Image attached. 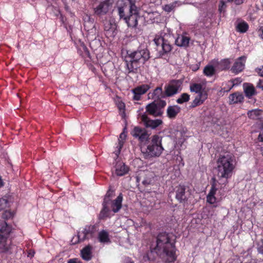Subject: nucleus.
Here are the masks:
<instances>
[{
  "mask_svg": "<svg viewBox=\"0 0 263 263\" xmlns=\"http://www.w3.org/2000/svg\"><path fill=\"white\" fill-rule=\"evenodd\" d=\"M235 159L231 153H226L220 155L217 160L216 177L211 180V186L214 185L217 187V184L226 185L228 183V179L232 176L233 170L235 167Z\"/></svg>",
  "mask_w": 263,
  "mask_h": 263,
  "instance_id": "1",
  "label": "nucleus"
},
{
  "mask_svg": "<svg viewBox=\"0 0 263 263\" xmlns=\"http://www.w3.org/2000/svg\"><path fill=\"white\" fill-rule=\"evenodd\" d=\"M128 54L129 61L126 60V66L128 73H136L140 64H144L150 58V52L146 48H138V49Z\"/></svg>",
  "mask_w": 263,
  "mask_h": 263,
  "instance_id": "2",
  "label": "nucleus"
},
{
  "mask_svg": "<svg viewBox=\"0 0 263 263\" xmlns=\"http://www.w3.org/2000/svg\"><path fill=\"white\" fill-rule=\"evenodd\" d=\"M161 137L154 135L152 136L141 147V151L145 159L159 157L164 150L162 143Z\"/></svg>",
  "mask_w": 263,
  "mask_h": 263,
  "instance_id": "3",
  "label": "nucleus"
},
{
  "mask_svg": "<svg viewBox=\"0 0 263 263\" xmlns=\"http://www.w3.org/2000/svg\"><path fill=\"white\" fill-rule=\"evenodd\" d=\"M155 251L161 255L167 254L171 255V259H174L173 253L176 252L175 242H171L170 234L166 232L160 233L157 237L156 246Z\"/></svg>",
  "mask_w": 263,
  "mask_h": 263,
  "instance_id": "4",
  "label": "nucleus"
},
{
  "mask_svg": "<svg viewBox=\"0 0 263 263\" xmlns=\"http://www.w3.org/2000/svg\"><path fill=\"white\" fill-rule=\"evenodd\" d=\"M170 36L164 32H159L155 35L153 41L157 48L159 58H163L164 55L170 53L173 47L167 37Z\"/></svg>",
  "mask_w": 263,
  "mask_h": 263,
  "instance_id": "5",
  "label": "nucleus"
},
{
  "mask_svg": "<svg viewBox=\"0 0 263 263\" xmlns=\"http://www.w3.org/2000/svg\"><path fill=\"white\" fill-rule=\"evenodd\" d=\"M137 7L135 0H122L118 3V14L120 19H124L126 16L132 13Z\"/></svg>",
  "mask_w": 263,
  "mask_h": 263,
  "instance_id": "6",
  "label": "nucleus"
},
{
  "mask_svg": "<svg viewBox=\"0 0 263 263\" xmlns=\"http://www.w3.org/2000/svg\"><path fill=\"white\" fill-rule=\"evenodd\" d=\"M166 105V103L164 100H160L157 101L155 100L146 106V112L147 113V115L155 117H161L163 113L162 109Z\"/></svg>",
  "mask_w": 263,
  "mask_h": 263,
  "instance_id": "7",
  "label": "nucleus"
},
{
  "mask_svg": "<svg viewBox=\"0 0 263 263\" xmlns=\"http://www.w3.org/2000/svg\"><path fill=\"white\" fill-rule=\"evenodd\" d=\"M175 198L180 203L185 204L187 203L191 197L192 191L189 186L179 184L175 189Z\"/></svg>",
  "mask_w": 263,
  "mask_h": 263,
  "instance_id": "8",
  "label": "nucleus"
},
{
  "mask_svg": "<svg viewBox=\"0 0 263 263\" xmlns=\"http://www.w3.org/2000/svg\"><path fill=\"white\" fill-rule=\"evenodd\" d=\"M11 228L4 220L0 219V251L4 252L7 249L6 241Z\"/></svg>",
  "mask_w": 263,
  "mask_h": 263,
  "instance_id": "9",
  "label": "nucleus"
},
{
  "mask_svg": "<svg viewBox=\"0 0 263 263\" xmlns=\"http://www.w3.org/2000/svg\"><path fill=\"white\" fill-rule=\"evenodd\" d=\"M141 122L146 128L156 129L163 123V121L160 119H151L146 113L140 116Z\"/></svg>",
  "mask_w": 263,
  "mask_h": 263,
  "instance_id": "10",
  "label": "nucleus"
},
{
  "mask_svg": "<svg viewBox=\"0 0 263 263\" xmlns=\"http://www.w3.org/2000/svg\"><path fill=\"white\" fill-rule=\"evenodd\" d=\"M96 229L95 225L86 226L83 230L78 234V242L92 238L96 232Z\"/></svg>",
  "mask_w": 263,
  "mask_h": 263,
  "instance_id": "11",
  "label": "nucleus"
},
{
  "mask_svg": "<svg viewBox=\"0 0 263 263\" xmlns=\"http://www.w3.org/2000/svg\"><path fill=\"white\" fill-rule=\"evenodd\" d=\"M130 134L135 138L138 139L141 143L147 141L149 139V135L147 130L139 126L135 127Z\"/></svg>",
  "mask_w": 263,
  "mask_h": 263,
  "instance_id": "12",
  "label": "nucleus"
},
{
  "mask_svg": "<svg viewBox=\"0 0 263 263\" xmlns=\"http://www.w3.org/2000/svg\"><path fill=\"white\" fill-rule=\"evenodd\" d=\"M110 6L109 0L100 2L98 5L94 7V13L99 16L104 15L109 11Z\"/></svg>",
  "mask_w": 263,
  "mask_h": 263,
  "instance_id": "13",
  "label": "nucleus"
},
{
  "mask_svg": "<svg viewBox=\"0 0 263 263\" xmlns=\"http://www.w3.org/2000/svg\"><path fill=\"white\" fill-rule=\"evenodd\" d=\"M150 88L149 85L142 84L132 89V92L134 94L133 100L134 101L140 100L142 95L146 93Z\"/></svg>",
  "mask_w": 263,
  "mask_h": 263,
  "instance_id": "14",
  "label": "nucleus"
},
{
  "mask_svg": "<svg viewBox=\"0 0 263 263\" xmlns=\"http://www.w3.org/2000/svg\"><path fill=\"white\" fill-rule=\"evenodd\" d=\"M140 17L138 8L136 9L132 13L124 17L123 20L128 27L136 28L138 25V19Z\"/></svg>",
  "mask_w": 263,
  "mask_h": 263,
  "instance_id": "15",
  "label": "nucleus"
},
{
  "mask_svg": "<svg viewBox=\"0 0 263 263\" xmlns=\"http://www.w3.org/2000/svg\"><path fill=\"white\" fill-rule=\"evenodd\" d=\"M246 60L247 57L245 55L237 58L231 67L232 72L236 74L242 71L245 67Z\"/></svg>",
  "mask_w": 263,
  "mask_h": 263,
  "instance_id": "16",
  "label": "nucleus"
},
{
  "mask_svg": "<svg viewBox=\"0 0 263 263\" xmlns=\"http://www.w3.org/2000/svg\"><path fill=\"white\" fill-rule=\"evenodd\" d=\"M117 27L116 23L112 21H106L104 24V30L105 35L107 37H114L117 34Z\"/></svg>",
  "mask_w": 263,
  "mask_h": 263,
  "instance_id": "17",
  "label": "nucleus"
},
{
  "mask_svg": "<svg viewBox=\"0 0 263 263\" xmlns=\"http://www.w3.org/2000/svg\"><path fill=\"white\" fill-rule=\"evenodd\" d=\"M179 85L177 81H172L170 84L164 87V94L166 97H171L177 93L179 89Z\"/></svg>",
  "mask_w": 263,
  "mask_h": 263,
  "instance_id": "18",
  "label": "nucleus"
},
{
  "mask_svg": "<svg viewBox=\"0 0 263 263\" xmlns=\"http://www.w3.org/2000/svg\"><path fill=\"white\" fill-rule=\"evenodd\" d=\"M123 201V195L120 193L115 200L109 201L108 205L110 206L111 211L116 213L118 212L122 208V202Z\"/></svg>",
  "mask_w": 263,
  "mask_h": 263,
  "instance_id": "19",
  "label": "nucleus"
},
{
  "mask_svg": "<svg viewBox=\"0 0 263 263\" xmlns=\"http://www.w3.org/2000/svg\"><path fill=\"white\" fill-rule=\"evenodd\" d=\"M208 98L207 93H200L197 95L195 98L194 100L191 103L189 107L190 108H194L198 106L203 104L204 101Z\"/></svg>",
  "mask_w": 263,
  "mask_h": 263,
  "instance_id": "20",
  "label": "nucleus"
},
{
  "mask_svg": "<svg viewBox=\"0 0 263 263\" xmlns=\"http://www.w3.org/2000/svg\"><path fill=\"white\" fill-rule=\"evenodd\" d=\"M190 41V37L184 34H180L175 40V44L177 46L186 48L189 46Z\"/></svg>",
  "mask_w": 263,
  "mask_h": 263,
  "instance_id": "21",
  "label": "nucleus"
},
{
  "mask_svg": "<svg viewBox=\"0 0 263 263\" xmlns=\"http://www.w3.org/2000/svg\"><path fill=\"white\" fill-rule=\"evenodd\" d=\"M129 168L124 163L117 162L115 165V173L118 176H122L128 173Z\"/></svg>",
  "mask_w": 263,
  "mask_h": 263,
  "instance_id": "22",
  "label": "nucleus"
},
{
  "mask_svg": "<svg viewBox=\"0 0 263 263\" xmlns=\"http://www.w3.org/2000/svg\"><path fill=\"white\" fill-rule=\"evenodd\" d=\"M181 108L178 105L169 106L166 110L167 116L171 119L176 118L178 114L180 112Z\"/></svg>",
  "mask_w": 263,
  "mask_h": 263,
  "instance_id": "23",
  "label": "nucleus"
},
{
  "mask_svg": "<svg viewBox=\"0 0 263 263\" xmlns=\"http://www.w3.org/2000/svg\"><path fill=\"white\" fill-rule=\"evenodd\" d=\"M110 213V210L109 209L108 203L103 201L102 209L99 213V218L101 220L105 219L107 217H109Z\"/></svg>",
  "mask_w": 263,
  "mask_h": 263,
  "instance_id": "24",
  "label": "nucleus"
},
{
  "mask_svg": "<svg viewBox=\"0 0 263 263\" xmlns=\"http://www.w3.org/2000/svg\"><path fill=\"white\" fill-rule=\"evenodd\" d=\"M149 93V98H151L152 99L160 100L162 98H165V96L164 91H163L162 87H157L153 91V92L151 94Z\"/></svg>",
  "mask_w": 263,
  "mask_h": 263,
  "instance_id": "25",
  "label": "nucleus"
},
{
  "mask_svg": "<svg viewBox=\"0 0 263 263\" xmlns=\"http://www.w3.org/2000/svg\"><path fill=\"white\" fill-rule=\"evenodd\" d=\"M91 250L92 247L89 245L85 247L82 249L81 255L84 260L89 261L91 259L92 257Z\"/></svg>",
  "mask_w": 263,
  "mask_h": 263,
  "instance_id": "26",
  "label": "nucleus"
},
{
  "mask_svg": "<svg viewBox=\"0 0 263 263\" xmlns=\"http://www.w3.org/2000/svg\"><path fill=\"white\" fill-rule=\"evenodd\" d=\"M78 52L79 54V55H81L84 59H91L90 53L88 50V49L84 44V43H81V44L79 46L78 49Z\"/></svg>",
  "mask_w": 263,
  "mask_h": 263,
  "instance_id": "27",
  "label": "nucleus"
},
{
  "mask_svg": "<svg viewBox=\"0 0 263 263\" xmlns=\"http://www.w3.org/2000/svg\"><path fill=\"white\" fill-rule=\"evenodd\" d=\"M244 97L241 93L235 92L229 96L230 104H235L243 102Z\"/></svg>",
  "mask_w": 263,
  "mask_h": 263,
  "instance_id": "28",
  "label": "nucleus"
},
{
  "mask_svg": "<svg viewBox=\"0 0 263 263\" xmlns=\"http://www.w3.org/2000/svg\"><path fill=\"white\" fill-rule=\"evenodd\" d=\"M244 92L246 96L249 98H251L256 93L255 89L252 84L246 83L244 84Z\"/></svg>",
  "mask_w": 263,
  "mask_h": 263,
  "instance_id": "29",
  "label": "nucleus"
},
{
  "mask_svg": "<svg viewBox=\"0 0 263 263\" xmlns=\"http://www.w3.org/2000/svg\"><path fill=\"white\" fill-rule=\"evenodd\" d=\"M190 90L191 92H195L197 95L200 93H207L205 91H204L202 88V86L200 83H193L190 86Z\"/></svg>",
  "mask_w": 263,
  "mask_h": 263,
  "instance_id": "30",
  "label": "nucleus"
},
{
  "mask_svg": "<svg viewBox=\"0 0 263 263\" xmlns=\"http://www.w3.org/2000/svg\"><path fill=\"white\" fill-rule=\"evenodd\" d=\"M231 61L229 59L221 60L218 63V68L221 70H228L230 67Z\"/></svg>",
  "mask_w": 263,
  "mask_h": 263,
  "instance_id": "31",
  "label": "nucleus"
},
{
  "mask_svg": "<svg viewBox=\"0 0 263 263\" xmlns=\"http://www.w3.org/2000/svg\"><path fill=\"white\" fill-rule=\"evenodd\" d=\"M98 239L99 241L102 243L110 242L108 233L105 230H102L99 233Z\"/></svg>",
  "mask_w": 263,
  "mask_h": 263,
  "instance_id": "32",
  "label": "nucleus"
},
{
  "mask_svg": "<svg viewBox=\"0 0 263 263\" xmlns=\"http://www.w3.org/2000/svg\"><path fill=\"white\" fill-rule=\"evenodd\" d=\"M262 111L260 109H253L248 112V117L253 120L260 119Z\"/></svg>",
  "mask_w": 263,
  "mask_h": 263,
  "instance_id": "33",
  "label": "nucleus"
},
{
  "mask_svg": "<svg viewBox=\"0 0 263 263\" xmlns=\"http://www.w3.org/2000/svg\"><path fill=\"white\" fill-rule=\"evenodd\" d=\"M126 137V135L124 133H122L120 135V138L119 139L118 145L117 146L118 151L116 153V155H118L121 152V150L124 143V140Z\"/></svg>",
  "mask_w": 263,
  "mask_h": 263,
  "instance_id": "34",
  "label": "nucleus"
},
{
  "mask_svg": "<svg viewBox=\"0 0 263 263\" xmlns=\"http://www.w3.org/2000/svg\"><path fill=\"white\" fill-rule=\"evenodd\" d=\"M215 73V69L212 65H206L203 69V73L207 77H212Z\"/></svg>",
  "mask_w": 263,
  "mask_h": 263,
  "instance_id": "35",
  "label": "nucleus"
},
{
  "mask_svg": "<svg viewBox=\"0 0 263 263\" xmlns=\"http://www.w3.org/2000/svg\"><path fill=\"white\" fill-rule=\"evenodd\" d=\"M249 25L246 22H240L236 26V30L240 33H245L247 31Z\"/></svg>",
  "mask_w": 263,
  "mask_h": 263,
  "instance_id": "36",
  "label": "nucleus"
},
{
  "mask_svg": "<svg viewBox=\"0 0 263 263\" xmlns=\"http://www.w3.org/2000/svg\"><path fill=\"white\" fill-rule=\"evenodd\" d=\"M9 206L10 202L7 197H4L0 199V210H5Z\"/></svg>",
  "mask_w": 263,
  "mask_h": 263,
  "instance_id": "37",
  "label": "nucleus"
},
{
  "mask_svg": "<svg viewBox=\"0 0 263 263\" xmlns=\"http://www.w3.org/2000/svg\"><path fill=\"white\" fill-rule=\"evenodd\" d=\"M190 99V95L187 93H183L180 97L177 99L176 102L178 104H183V103L188 102Z\"/></svg>",
  "mask_w": 263,
  "mask_h": 263,
  "instance_id": "38",
  "label": "nucleus"
},
{
  "mask_svg": "<svg viewBox=\"0 0 263 263\" xmlns=\"http://www.w3.org/2000/svg\"><path fill=\"white\" fill-rule=\"evenodd\" d=\"M114 194L115 191L109 188L105 195L103 201L109 203V201L111 200L110 198L114 195Z\"/></svg>",
  "mask_w": 263,
  "mask_h": 263,
  "instance_id": "39",
  "label": "nucleus"
},
{
  "mask_svg": "<svg viewBox=\"0 0 263 263\" xmlns=\"http://www.w3.org/2000/svg\"><path fill=\"white\" fill-rule=\"evenodd\" d=\"M163 257H166V261L164 263H174V261L176 260L177 258V256L176 255V252H174L173 253V257H174V259L172 260L171 259V255L168 254V253L162 254Z\"/></svg>",
  "mask_w": 263,
  "mask_h": 263,
  "instance_id": "40",
  "label": "nucleus"
},
{
  "mask_svg": "<svg viewBox=\"0 0 263 263\" xmlns=\"http://www.w3.org/2000/svg\"><path fill=\"white\" fill-rule=\"evenodd\" d=\"M206 201L210 204H214L216 201V198L215 195L208 194L206 196Z\"/></svg>",
  "mask_w": 263,
  "mask_h": 263,
  "instance_id": "41",
  "label": "nucleus"
},
{
  "mask_svg": "<svg viewBox=\"0 0 263 263\" xmlns=\"http://www.w3.org/2000/svg\"><path fill=\"white\" fill-rule=\"evenodd\" d=\"M175 7V6L173 4H167L164 6L163 10L167 12H170L174 10Z\"/></svg>",
  "mask_w": 263,
  "mask_h": 263,
  "instance_id": "42",
  "label": "nucleus"
},
{
  "mask_svg": "<svg viewBox=\"0 0 263 263\" xmlns=\"http://www.w3.org/2000/svg\"><path fill=\"white\" fill-rule=\"evenodd\" d=\"M255 71L260 77H263V65L259 67H257L255 69Z\"/></svg>",
  "mask_w": 263,
  "mask_h": 263,
  "instance_id": "43",
  "label": "nucleus"
},
{
  "mask_svg": "<svg viewBox=\"0 0 263 263\" xmlns=\"http://www.w3.org/2000/svg\"><path fill=\"white\" fill-rule=\"evenodd\" d=\"M228 2H234L236 5H240L243 3L245 0H227Z\"/></svg>",
  "mask_w": 263,
  "mask_h": 263,
  "instance_id": "44",
  "label": "nucleus"
},
{
  "mask_svg": "<svg viewBox=\"0 0 263 263\" xmlns=\"http://www.w3.org/2000/svg\"><path fill=\"white\" fill-rule=\"evenodd\" d=\"M217 190H218V188L215 187L214 185H213V186H211V190L208 194L215 196V194H216V193Z\"/></svg>",
  "mask_w": 263,
  "mask_h": 263,
  "instance_id": "45",
  "label": "nucleus"
},
{
  "mask_svg": "<svg viewBox=\"0 0 263 263\" xmlns=\"http://www.w3.org/2000/svg\"><path fill=\"white\" fill-rule=\"evenodd\" d=\"M122 263H134V261L129 257H125Z\"/></svg>",
  "mask_w": 263,
  "mask_h": 263,
  "instance_id": "46",
  "label": "nucleus"
},
{
  "mask_svg": "<svg viewBox=\"0 0 263 263\" xmlns=\"http://www.w3.org/2000/svg\"><path fill=\"white\" fill-rule=\"evenodd\" d=\"M67 263H82V261L79 260L77 258L70 259Z\"/></svg>",
  "mask_w": 263,
  "mask_h": 263,
  "instance_id": "47",
  "label": "nucleus"
},
{
  "mask_svg": "<svg viewBox=\"0 0 263 263\" xmlns=\"http://www.w3.org/2000/svg\"><path fill=\"white\" fill-rule=\"evenodd\" d=\"M257 251L259 253L263 254V242L262 245L258 247Z\"/></svg>",
  "mask_w": 263,
  "mask_h": 263,
  "instance_id": "48",
  "label": "nucleus"
},
{
  "mask_svg": "<svg viewBox=\"0 0 263 263\" xmlns=\"http://www.w3.org/2000/svg\"><path fill=\"white\" fill-rule=\"evenodd\" d=\"M258 139L259 141L263 142V132L259 134Z\"/></svg>",
  "mask_w": 263,
  "mask_h": 263,
  "instance_id": "49",
  "label": "nucleus"
},
{
  "mask_svg": "<svg viewBox=\"0 0 263 263\" xmlns=\"http://www.w3.org/2000/svg\"><path fill=\"white\" fill-rule=\"evenodd\" d=\"M7 213H8V214H9V218L11 217V216H12V215H11V213H10V212H8V211L6 210V211H5V213L3 214V217H4V218H8V216H6V217H5V215L6 214H7Z\"/></svg>",
  "mask_w": 263,
  "mask_h": 263,
  "instance_id": "50",
  "label": "nucleus"
},
{
  "mask_svg": "<svg viewBox=\"0 0 263 263\" xmlns=\"http://www.w3.org/2000/svg\"><path fill=\"white\" fill-rule=\"evenodd\" d=\"M261 81L259 80V82L257 83V87H259V88H260L262 89V90H263V85H261Z\"/></svg>",
  "mask_w": 263,
  "mask_h": 263,
  "instance_id": "51",
  "label": "nucleus"
},
{
  "mask_svg": "<svg viewBox=\"0 0 263 263\" xmlns=\"http://www.w3.org/2000/svg\"><path fill=\"white\" fill-rule=\"evenodd\" d=\"M199 66L197 65H196L192 68V70L195 71L199 69Z\"/></svg>",
  "mask_w": 263,
  "mask_h": 263,
  "instance_id": "52",
  "label": "nucleus"
},
{
  "mask_svg": "<svg viewBox=\"0 0 263 263\" xmlns=\"http://www.w3.org/2000/svg\"><path fill=\"white\" fill-rule=\"evenodd\" d=\"M241 81L239 80V79H236L233 81V83L234 84H237L238 83H240Z\"/></svg>",
  "mask_w": 263,
  "mask_h": 263,
  "instance_id": "53",
  "label": "nucleus"
},
{
  "mask_svg": "<svg viewBox=\"0 0 263 263\" xmlns=\"http://www.w3.org/2000/svg\"><path fill=\"white\" fill-rule=\"evenodd\" d=\"M3 186V182L2 179V177L0 176V187H2Z\"/></svg>",
  "mask_w": 263,
  "mask_h": 263,
  "instance_id": "54",
  "label": "nucleus"
},
{
  "mask_svg": "<svg viewBox=\"0 0 263 263\" xmlns=\"http://www.w3.org/2000/svg\"><path fill=\"white\" fill-rule=\"evenodd\" d=\"M261 154H262V155L263 156V147L261 148Z\"/></svg>",
  "mask_w": 263,
  "mask_h": 263,
  "instance_id": "55",
  "label": "nucleus"
}]
</instances>
